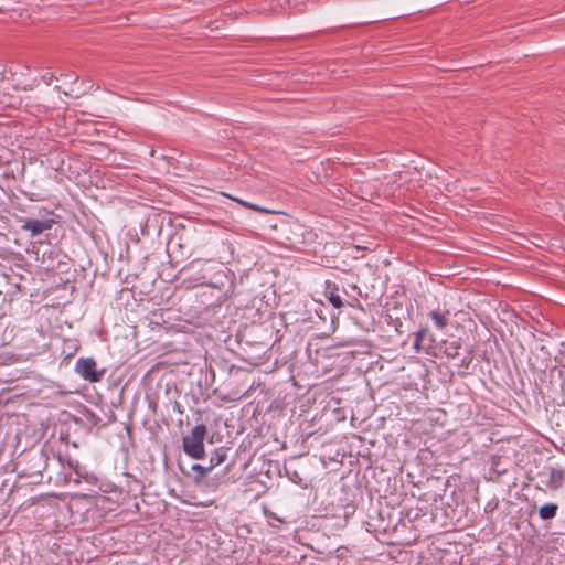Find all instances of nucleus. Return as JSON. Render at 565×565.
<instances>
[{"mask_svg":"<svg viewBox=\"0 0 565 565\" xmlns=\"http://www.w3.org/2000/svg\"><path fill=\"white\" fill-rule=\"evenodd\" d=\"M47 455L42 450L22 452L15 461L18 476L29 479L32 483L42 482L43 472L47 468Z\"/></svg>","mask_w":565,"mask_h":565,"instance_id":"obj_1","label":"nucleus"},{"mask_svg":"<svg viewBox=\"0 0 565 565\" xmlns=\"http://www.w3.org/2000/svg\"><path fill=\"white\" fill-rule=\"evenodd\" d=\"M533 479L539 481L536 489L544 492L557 491L565 483V469L561 466L546 463L541 470L536 471Z\"/></svg>","mask_w":565,"mask_h":565,"instance_id":"obj_2","label":"nucleus"},{"mask_svg":"<svg viewBox=\"0 0 565 565\" xmlns=\"http://www.w3.org/2000/svg\"><path fill=\"white\" fill-rule=\"evenodd\" d=\"M206 435L207 428L204 424L195 425L190 434L182 438L184 454L192 459H203L205 457L204 439Z\"/></svg>","mask_w":565,"mask_h":565,"instance_id":"obj_3","label":"nucleus"},{"mask_svg":"<svg viewBox=\"0 0 565 565\" xmlns=\"http://www.w3.org/2000/svg\"><path fill=\"white\" fill-rule=\"evenodd\" d=\"M75 372L85 381L90 383L100 382L106 373L105 369H97L94 358H79L75 363Z\"/></svg>","mask_w":565,"mask_h":565,"instance_id":"obj_4","label":"nucleus"},{"mask_svg":"<svg viewBox=\"0 0 565 565\" xmlns=\"http://www.w3.org/2000/svg\"><path fill=\"white\" fill-rule=\"evenodd\" d=\"M55 223L56 221L53 217L44 220L26 218L21 227L24 231H29L31 236L34 237L44 231L51 230Z\"/></svg>","mask_w":565,"mask_h":565,"instance_id":"obj_5","label":"nucleus"},{"mask_svg":"<svg viewBox=\"0 0 565 565\" xmlns=\"http://www.w3.org/2000/svg\"><path fill=\"white\" fill-rule=\"evenodd\" d=\"M324 296L334 308L340 309L343 307V301L341 296L339 295V286L337 282L326 280Z\"/></svg>","mask_w":565,"mask_h":565,"instance_id":"obj_6","label":"nucleus"},{"mask_svg":"<svg viewBox=\"0 0 565 565\" xmlns=\"http://www.w3.org/2000/svg\"><path fill=\"white\" fill-rule=\"evenodd\" d=\"M61 256V249L52 247L47 253H43L42 263L45 264V268L49 270L60 269L61 265L64 264L62 260L55 259Z\"/></svg>","mask_w":565,"mask_h":565,"instance_id":"obj_7","label":"nucleus"},{"mask_svg":"<svg viewBox=\"0 0 565 565\" xmlns=\"http://www.w3.org/2000/svg\"><path fill=\"white\" fill-rule=\"evenodd\" d=\"M223 195L228 198V199H231L232 201L237 202L239 205H242V206H244L246 209H250L253 211H256L258 213H263V214H274V213H276L273 210H269V209L263 207L260 205H257V204L244 201V200H242L239 198L232 196L231 194L223 193Z\"/></svg>","mask_w":565,"mask_h":565,"instance_id":"obj_8","label":"nucleus"},{"mask_svg":"<svg viewBox=\"0 0 565 565\" xmlns=\"http://www.w3.org/2000/svg\"><path fill=\"white\" fill-rule=\"evenodd\" d=\"M450 316L449 310L440 311V310H433L429 313V317L434 321L435 326L443 330L448 326V317Z\"/></svg>","mask_w":565,"mask_h":565,"instance_id":"obj_9","label":"nucleus"},{"mask_svg":"<svg viewBox=\"0 0 565 565\" xmlns=\"http://www.w3.org/2000/svg\"><path fill=\"white\" fill-rule=\"evenodd\" d=\"M227 458V450L224 447H220L214 450V452L210 457L209 467L213 470L215 467L223 463Z\"/></svg>","mask_w":565,"mask_h":565,"instance_id":"obj_10","label":"nucleus"},{"mask_svg":"<svg viewBox=\"0 0 565 565\" xmlns=\"http://www.w3.org/2000/svg\"><path fill=\"white\" fill-rule=\"evenodd\" d=\"M557 511L558 505L556 503H546L540 508L539 515L542 520L547 521L554 519Z\"/></svg>","mask_w":565,"mask_h":565,"instance_id":"obj_11","label":"nucleus"},{"mask_svg":"<svg viewBox=\"0 0 565 565\" xmlns=\"http://www.w3.org/2000/svg\"><path fill=\"white\" fill-rule=\"evenodd\" d=\"M461 343L458 340L445 341L444 353L451 359L459 356Z\"/></svg>","mask_w":565,"mask_h":565,"instance_id":"obj_12","label":"nucleus"},{"mask_svg":"<svg viewBox=\"0 0 565 565\" xmlns=\"http://www.w3.org/2000/svg\"><path fill=\"white\" fill-rule=\"evenodd\" d=\"M191 469L195 472L193 478L195 483H200L212 471L211 467L200 463H194Z\"/></svg>","mask_w":565,"mask_h":565,"instance_id":"obj_13","label":"nucleus"},{"mask_svg":"<svg viewBox=\"0 0 565 565\" xmlns=\"http://www.w3.org/2000/svg\"><path fill=\"white\" fill-rule=\"evenodd\" d=\"M428 333H429L428 327H426V326L425 327H420L418 329V331L415 333V338L419 339L420 342L423 343L425 338L428 335Z\"/></svg>","mask_w":565,"mask_h":565,"instance_id":"obj_14","label":"nucleus"},{"mask_svg":"<svg viewBox=\"0 0 565 565\" xmlns=\"http://www.w3.org/2000/svg\"><path fill=\"white\" fill-rule=\"evenodd\" d=\"M42 81L46 84V85H51L52 81L55 78L54 74L53 73H45L44 75H42Z\"/></svg>","mask_w":565,"mask_h":565,"instance_id":"obj_15","label":"nucleus"},{"mask_svg":"<svg viewBox=\"0 0 565 565\" xmlns=\"http://www.w3.org/2000/svg\"><path fill=\"white\" fill-rule=\"evenodd\" d=\"M413 347L415 349L416 352H419L422 350V347H423V343L420 342L419 339H414V343H413Z\"/></svg>","mask_w":565,"mask_h":565,"instance_id":"obj_16","label":"nucleus"},{"mask_svg":"<svg viewBox=\"0 0 565 565\" xmlns=\"http://www.w3.org/2000/svg\"><path fill=\"white\" fill-rule=\"evenodd\" d=\"M470 362H471V358H469L468 360L463 359V360L461 361L460 366L468 367V366H469V364H470Z\"/></svg>","mask_w":565,"mask_h":565,"instance_id":"obj_17","label":"nucleus"},{"mask_svg":"<svg viewBox=\"0 0 565 565\" xmlns=\"http://www.w3.org/2000/svg\"><path fill=\"white\" fill-rule=\"evenodd\" d=\"M559 353L565 354V342L561 343Z\"/></svg>","mask_w":565,"mask_h":565,"instance_id":"obj_18","label":"nucleus"},{"mask_svg":"<svg viewBox=\"0 0 565 565\" xmlns=\"http://www.w3.org/2000/svg\"><path fill=\"white\" fill-rule=\"evenodd\" d=\"M493 510V507L490 505V503H488L484 508V511L486 512H489V511H492Z\"/></svg>","mask_w":565,"mask_h":565,"instance_id":"obj_19","label":"nucleus"},{"mask_svg":"<svg viewBox=\"0 0 565 565\" xmlns=\"http://www.w3.org/2000/svg\"><path fill=\"white\" fill-rule=\"evenodd\" d=\"M134 510L138 512L140 510L139 503H135Z\"/></svg>","mask_w":565,"mask_h":565,"instance_id":"obj_20","label":"nucleus"},{"mask_svg":"<svg viewBox=\"0 0 565 565\" xmlns=\"http://www.w3.org/2000/svg\"><path fill=\"white\" fill-rule=\"evenodd\" d=\"M563 391L565 392V381H564V384H563Z\"/></svg>","mask_w":565,"mask_h":565,"instance_id":"obj_21","label":"nucleus"}]
</instances>
